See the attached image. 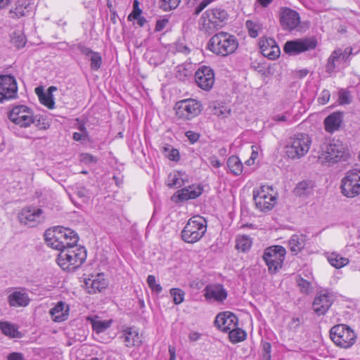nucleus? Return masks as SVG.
<instances>
[{
	"mask_svg": "<svg viewBox=\"0 0 360 360\" xmlns=\"http://www.w3.org/2000/svg\"><path fill=\"white\" fill-rule=\"evenodd\" d=\"M0 329L5 335L11 338L17 337L18 333L13 325L6 321H0Z\"/></svg>",
	"mask_w": 360,
	"mask_h": 360,
	"instance_id": "f704fd0d",
	"label": "nucleus"
},
{
	"mask_svg": "<svg viewBox=\"0 0 360 360\" xmlns=\"http://www.w3.org/2000/svg\"><path fill=\"white\" fill-rule=\"evenodd\" d=\"M230 111L226 106L220 104L212 108V114L222 118L227 117L230 114Z\"/></svg>",
	"mask_w": 360,
	"mask_h": 360,
	"instance_id": "ea45409f",
	"label": "nucleus"
},
{
	"mask_svg": "<svg viewBox=\"0 0 360 360\" xmlns=\"http://www.w3.org/2000/svg\"><path fill=\"white\" fill-rule=\"evenodd\" d=\"M280 48L278 45L273 46L270 48L264 49V56L271 60H274L280 56Z\"/></svg>",
	"mask_w": 360,
	"mask_h": 360,
	"instance_id": "37998d69",
	"label": "nucleus"
},
{
	"mask_svg": "<svg viewBox=\"0 0 360 360\" xmlns=\"http://www.w3.org/2000/svg\"><path fill=\"white\" fill-rule=\"evenodd\" d=\"M91 68L93 70H98L102 64V58L99 53L94 52L90 58Z\"/></svg>",
	"mask_w": 360,
	"mask_h": 360,
	"instance_id": "49530a36",
	"label": "nucleus"
},
{
	"mask_svg": "<svg viewBox=\"0 0 360 360\" xmlns=\"http://www.w3.org/2000/svg\"><path fill=\"white\" fill-rule=\"evenodd\" d=\"M78 50L84 55L91 56L94 51H93L90 48L86 47L82 44H78L77 46Z\"/></svg>",
	"mask_w": 360,
	"mask_h": 360,
	"instance_id": "0e129e2a",
	"label": "nucleus"
},
{
	"mask_svg": "<svg viewBox=\"0 0 360 360\" xmlns=\"http://www.w3.org/2000/svg\"><path fill=\"white\" fill-rule=\"evenodd\" d=\"M35 92L39 96V99L43 105L49 109H53L55 107V101L53 96L51 93H44L41 87H37Z\"/></svg>",
	"mask_w": 360,
	"mask_h": 360,
	"instance_id": "c85d7f7f",
	"label": "nucleus"
},
{
	"mask_svg": "<svg viewBox=\"0 0 360 360\" xmlns=\"http://www.w3.org/2000/svg\"><path fill=\"white\" fill-rule=\"evenodd\" d=\"M184 181L179 174H170L167 178V185L169 188H180L184 186Z\"/></svg>",
	"mask_w": 360,
	"mask_h": 360,
	"instance_id": "4c0bfd02",
	"label": "nucleus"
},
{
	"mask_svg": "<svg viewBox=\"0 0 360 360\" xmlns=\"http://www.w3.org/2000/svg\"><path fill=\"white\" fill-rule=\"evenodd\" d=\"M11 43L18 49L22 48L25 44V37L22 34L13 32Z\"/></svg>",
	"mask_w": 360,
	"mask_h": 360,
	"instance_id": "c03bdc74",
	"label": "nucleus"
},
{
	"mask_svg": "<svg viewBox=\"0 0 360 360\" xmlns=\"http://www.w3.org/2000/svg\"><path fill=\"white\" fill-rule=\"evenodd\" d=\"M302 322V319L300 317H293L289 323V326L292 329H296L300 326Z\"/></svg>",
	"mask_w": 360,
	"mask_h": 360,
	"instance_id": "338daca9",
	"label": "nucleus"
},
{
	"mask_svg": "<svg viewBox=\"0 0 360 360\" xmlns=\"http://www.w3.org/2000/svg\"><path fill=\"white\" fill-rule=\"evenodd\" d=\"M329 263L337 269L342 268L349 263L347 258L343 257L341 255L332 252L328 257Z\"/></svg>",
	"mask_w": 360,
	"mask_h": 360,
	"instance_id": "2f4dec72",
	"label": "nucleus"
},
{
	"mask_svg": "<svg viewBox=\"0 0 360 360\" xmlns=\"http://www.w3.org/2000/svg\"><path fill=\"white\" fill-rule=\"evenodd\" d=\"M28 295L22 291H14L8 296V302L11 307H26L30 303Z\"/></svg>",
	"mask_w": 360,
	"mask_h": 360,
	"instance_id": "393cba45",
	"label": "nucleus"
},
{
	"mask_svg": "<svg viewBox=\"0 0 360 360\" xmlns=\"http://www.w3.org/2000/svg\"><path fill=\"white\" fill-rule=\"evenodd\" d=\"M340 53L338 51H333L328 58L327 63L326 65V71L328 73H332L334 72L336 65L335 63L340 59Z\"/></svg>",
	"mask_w": 360,
	"mask_h": 360,
	"instance_id": "72a5a7b5",
	"label": "nucleus"
},
{
	"mask_svg": "<svg viewBox=\"0 0 360 360\" xmlns=\"http://www.w3.org/2000/svg\"><path fill=\"white\" fill-rule=\"evenodd\" d=\"M178 118L187 120L198 115L202 110V105L195 99H185L177 102L174 108Z\"/></svg>",
	"mask_w": 360,
	"mask_h": 360,
	"instance_id": "ddd939ff",
	"label": "nucleus"
},
{
	"mask_svg": "<svg viewBox=\"0 0 360 360\" xmlns=\"http://www.w3.org/2000/svg\"><path fill=\"white\" fill-rule=\"evenodd\" d=\"M69 307L63 302H59L54 307L50 309L49 314L53 321L60 323L68 317Z\"/></svg>",
	"mask_w": 360,
	"mask_h": 360,
	"instance_id": "5701e85b",
	"label": "nucleus"
},
{
	"mask_svg": "<svg viewBox=\"0 0 360 360\" xmlns=\"http://www.w3.org/2000/svg\"><path fill=\"white\" fill-rule=\"evenodd\" d=\"M335 51H338L340 53V59H342L343 60H347L352 53V49L350 48H346L344 51H342L340 49H335Z\"/></svg>",
	"mask_w": 360,
	"mask_h": 360,
	"instance_id": "052dcab7",
	"label": "nucleus"
},
{
	"mask_svg": "<svg viewBox=\"0 0 360 360\" xmlns=\"http://www.w3.org/2000/svg\"><path fill=\"white\" fill-rule=\"evenodd\" d=\"M160 8L165 11H168L176 8L181 0H160Z\"/></svg>",
	"mask_w": 360,
	"mask_h": 360,
	"instance_id": "79ce46f5",
	"label": "nucleus"
},
{
	"mask_svg": "<svg viewBox=\"0 0 360 360\" xmlns=\"http://www.w3.org/2000/svg\"><path fill=\"white\" fill-rule=\"evenodd\" d=\"M43 210L34 206H27L18 213L20 224L28 227H35L44 221Z\"/></svg>",
	"mask_w": 360,
	"mask_h": 360,
	"instance_id": "4468645a",
	"label": "nucleus"
},
{
	"mask_svg": "<svg viewBox=\"0 0 360 360\" xmlns=\"http://www.w3.org/2000/svg\"><path fill=\"white\" fill-rule=\"evenodd\" d=\"M316 41L312 38L299 39L285 42L283 50L288 55H297L300 53L314 49Z\"/></svg>",
	"mask_w": 360,
	"mask_h": 360,
	"instance_id": "2eb2a0df",
	"label": "nucleus"
},
{
	"mask_svg": "<svg viewBox=\"0 0 360 360\" xmlns=\"http://www.w3.org/2000/svg\"><path fill=\"white\" fill-rule=\"evenodd\" d=\"M311 143V138L307 134H297L290 138L285 146L286 154L291 159L300 158L304 156L309 150Z\"/></svg>",
	"mask_w": 360,
	"mask_h": 360,
	"instance_id": "39448f33",
	"label": "nucleus"
},
{
	"mask_svg": "<svg viewBox=\"0 0 360 360\" xmlns=\"http://www.w3.org/2000/svg\"><path fill=\"white\" fill-rule=\"evenodd\" d=\"M186 136L192 143H195L200 137L199 134L192 131H188L186 132Z\"/></svg>",
	"mask_w": 360,
	"mask_h": 360,
	"instance_id": "e2e57ef3",
	"label": "nucleus"
},
{
	"mask_svg": "<svg viewBox=\"0 0 360 360\" xmlns=\"http://www.w3.org/2000/svg\"><path fill=\"white\" fill-rule=\"evenodd\" d=\"M314 187V184L312 181H302L297 185L294 192L299 196L308 195L312 193Z\"/></svg>",
	"mask_w": 360,
	"mask_h": 360,
	"instance_id": "c756f323",
	"label": "nucleus"
},
{
	"mask_svg": "<svg viewBox=\"0 0 360 360\" xmlns=\"http://www.w3.org/2000/svg\"><path fill=\"white\" fill-rule=\"evenodd\" d=\"M162 152L164 155L170 160H179V152L177 149L171 148L170 146H165L162 147Z\"/></svg>",
	"mask_w": 360,
	"mask_h": 360,
	"instance_id": "58836bf2",
	"label": "nucleus"
},
{
	"mask_svg": "<svg viewBox=\"0 0 360 360\" xmlns=\"http://www.w3.org/2000/svg\"><path fill=\"white\" fill-rule=\"evenodd\" d=\"M170 295L175 304H180L184 300L185 292L180 288H172L170 290Z\"/></svg>",
	"mask_w": 360,
	"mask_h": 360,
	"instance_id": "a19ab883",
	"label": "nucleus"
},
{
	"mask_svg": "<svg viewBox=\"0 0 360 360\" xmlns=\"http://www.w3.org/2000/svg\"><path fill=\"white\" fill-rule=\"evenodd\" d=\"M297 284L302 292L305 293H308L309 292L311 284L308 281L302 278H299L297 280Z\"/></svg>",
	"mask_w": 360,
	"mask_h": 360,
	"instance_id": "8fccbe9b",
	"label": "nucleus"
},
{
	"mask_svg": "<svg viewBox=\"0 0 360 360\" xmlns=\"http://www.w3.org/2000/svg\"><path fill=\"white\" fill-rule=\"evenodd\" d=\"M342 122V113L335 112L328 115L324 120L325 129L329 133H333L339 129Z\"/></svg>",
	"mask_w": 360,
	"mask_h": 360,
	"instance_id": "b1692460",
	"label": "nucleus"
},
{
	"mask_svg": "<svg viewBox=\"0 0 360 360\" xmlns=\"http://www.w3.org/2000/svg\"><path fill=\"white\" fill-rule=\"evenodd\" d=\"M305 236L303 235H292L288 241V246L293 255H297L304 247Z\"/></svg>",
	"mask_w": 360,
	"mask_h": 360,
	"instance_id": "cd10ccee",
	"label": "nucleus"
},
{
	"mask_svg": "<svg viewBox=\"0 0 360 360\" xmlns=\"http://www.w3.org/2000/svg\"><path fill=\"white\" fill-rule=\"evenodd\" d=\"M290 117V113L285 112L281 115H276L272 117V120L276 122H285Z\"/></svg>",
	"mask_w": 360,
	"mask_h": 360,
	"instance_id": "13d9d810",
	"label": "nucleus"
},
{
	"mask_svg": "<svg viewBox=\"0 0 360 360\" xmlns=\"http://www.w3.org/2000/svg\"><path fill=\"white\" fill-rule=\"evenodd\" d=\"M247 27L249 30V34L251 37L255 38L258 36V31L255 26L253 25V22L250 20H248L246 22Z\"/></svg>",
	"mask_w": 360,
	"mask_h": 360,
	"instance_id": "6e6d98bb",
	"label": "nucleus"
},
{
	"mask_svg": "<svg viewBox=\"0 0 360 360\" xmlns=\"http://www.w3.org/2000/svg\"><path fill=\"white\" fill-rule=\"evenodd\" d=\"M342 193L347 198H354L360 194V170H349L342 179Z\"/></svg>",
	"mask_w": 360,
	"mask_h": 360,
	"instance_id": "f8f14e48",
	"label": "nucleus"
},
{
	"mask_svg": "<svg viewBox=\"0 0 360 360\" xmlns=\"http://www.w3.org/2000/svg\"><path fill=\"white\" fill-rule=\"evenodd\" d=\"M86 251L84 247L72 245L60 252L58 264L64 270L72 271L79 268L86 260Z\"/></svg>",
	"mask_w": 360,
	"mask_h": 360,
	"instance_id": "f03ea898",
	"label": "nucleus"
},
{
	"mask_svg": "<svg viewBox=\"0 0 360 360\" xmlns=\"http://www.w3.org/2000/svg\"><path fill=\"white\" fill-rule=\"evenodd\" d=\"M212 0H203L201 1L196 7H195L193 11V14L195 15H198L200 14V13L211 2Z\"/></svg>",
	"mask_w": 360,
	"mask_h": 360,
	"instance_id": "5fc2aeb1",
	"label": "nucleus"
},
{
	"mask_svg": "<svg viewBox=\"0 0 360 360\" xmlns=\"http://www.w3.org/2000/svg\"><path fill=\"white\" fill-rule=\"evenodd\" d=\"M238 318L234 314L230 311H225L219 314L216 316L214 323L221 330L229 332L238 326Z\"/></svg>",
	"mask_w": 360,
	"mask_h": 360,
	"instance_id": "aec40b11",
	"label": "nucleus"
},
{
	"mask_svg": "<svg viewBox=\"0 0 360 360\" xmlns=\"http://www.w3.org/2000/svg\"><path fill=\"white\" fill-rule=\"evenodd\" d=\"M174 47L176 52L182 53L187 55L190 53V48L184 43L183 39L178 40L174 44Z\"/></svg>",
	"mask_w": 360,
	"mask_h": 360,
	"instance_id": "de8ad7c7",
	"label": "nucleus"
},
{
	"mask_svg": "<svg viewBox=\"0 0 360 360\" xmlns=\"http://www.w3.org/2000/svg\"><path fill=\"white\" fill-rule=\"evenodd\" d=\"M209 49L220 56H227L234 53L238 46L236 37L230 33L220 32L215 34L209 41Z\"/></svg>",
	"mask_w": 360,
	"mask_h": 360,
	"instance_id": "7ed1b4c3",
	"label": "nucleus"
},
{
	"mask_svg": "<svg viewBox=\"0 0 360 360\" xmlns=\"http://www.w3.org/2000/svg\"><path fill=\"white\" fill-rule=\"evenodd\" d=\"M276 45L277 44H276L275 40L271 38L266 39L265 41H260V49H261V52H262V55H264V49L270 48V47H272L273 46H276Z\"/></svg>",
	"mask_w": 360,
	"mask_h": 360,
	"instance_id": "864d4df0",
	"label": "nucleus"
},
{
	"mask_svg": "<svg viewBox=\"0 0 360 360\" xmlns=\"http://www.w3.org/2000/svg\"><path fill=\"white\" fill-rule=\"evenodd\" d=\"M207 231V221L200 216H194L188 219L181 231V238L187 243L200 240Z\"/></svg>",
	"mask_w": 360,
	"mask_h": 360,
	"instance_id": "20e7f679",
	"label": "nucleus"
},
{
	"mask_svg": "<svg viewBox=\"0 0 360 360\" xmlns=\"http://www.w3.org/2000/svg\"><path fill=\"white\" fill-rule=\"evenodd\" d=\"M25 9V7H22L21 5H18L14 9H11L9 11V17L15 19L25 16L26 15Z\"/></svg>",
	"mask_w": 360,
	"mask_h": 360,
	"instance_id": "a18cd8bd",
	"label": "nucleus"
},
{
	"mask_svg": "<svg viewBox=\"0 0 360 360\" xmlns=\"http://www.w3.org/2000/svg\"><path fill=\"white\" fill-rule=\"evenodd\" d=\"M197 85L203 90H210L214 83V75L210 67L202 66L195 74Z\"/></svg>",
	"mask_w": 360,
	"mask_h": 360,
	"instance_id": "a211bd4d",
	"label": "nucleus"
},
{
	"mask_svg": "<svg viewBox=\"0 0 360 360\" xmlns=\"http://www.w3.org/2000/svg\"><path fill=\"white\" fill-rule=\"evenodd\" d=\"M330 94L328 90L324 89L322 91L320 97L319 98V103L321 104H326L330 99Z\"/></svg>",
	"mask_w": 360,
	"mask_h": 360,
	"instance_id": "4d7b16f0",
	"label": "nucleus"
},
{
	"mask_svg": "<svg viewBox=\"0 0 360 360\" xmlns=\"http://www.w3.org/2000/svg\"><path fill=\"white\" fill-rule=\"evenodd\" d=\"M204 295L207 300L223 302L226 299L227 292L221 284H211L205 287Z\"/></svg>",
	"mask_w": 360,
	"mask_h": 360,
	"instance_id": "412c9836",
	"label": "nucleus"
},
{
	"mask_svg": "<svg viewBox=\"0 0 360 360\" xmlns=\"http://www.w3.org/2000/svg\"><path fill=\"white\" fill-rule=\"evenodd\" d=\"M9 120L20 127H28L32 124L36 127L40 124V120L34 115L33 111L25 105H17L8 113Z\"/></svg>",
	"mask_w": 360,
	"mask_h": 360,
	"instance_id": "1a4fd4ad",
	"label": "nucleus"
},
{
	"mask_svg": "<svg viewBox=\"0 0 360 360\" xmlns=\"http://www.w3.org/2000/svg\"><path fill=\"white\" fill-rule=\"evenodd\" d=\"M332 341L338 347L347 349L356 342V335L354 331L345 324H338L330 330Z\"/></svg>",
	"mask_w": 360,
	"mask_h": 360,
	"instance_id": "423d86ee",
	"label": "nucleus"
},
{
	"mask_svg": "<svg viewBox=\"0 0 360 360\" xmlns=\"http://www.w3.org/2000/svg\"><path fill=\"white\" fill-rule=\"evenodd\" d=\"M334 301V296L333 294L326 292H319L313 302V309L318 316L324 315Z\"/></svg>",
	"mask_w": 360,
	"mask_h": 360,
	"instance_id": "6ab92c4d",
	"label": "nucleus"
},
{
	"mask_svg": "<svg viewBox=\"0 0 360 360\" xmlns=\"http://www.w3.org/2000/svg\"><path fill=\"white\" fill-rule=\"evenodd\" d=\"M280 22L284 30H294L300 23V15L291 8H284L280 13Z\"/></svg>",
	"mask_w": 360,
	"mask_h": 360,
	"instance_id": "f3484780",
	"label": "nucleus"
},
{
	"mask_svg": "<svg viewBox=\"0 0 360 360\" xmlns=\"http://www.w3.org/2000/svg\"><path fill=\"white\" fill-rule=\"evenodd\" d=\"M6 359L7 360H25L23 354L20 352L10 353Z\"/></svg>",
	"mask_w": 360,
	"mask_h": 360,
	"instance_id": "680f3d73",
	"label": "nucleus"
},
{
	"mask_svg": "<svg viewBox=\"0 0 360 360\" xmlns=\"http://www.w3.org/2000/svg\"><path fill=\"white\" fill-rule=\"evenodd\" d=\"M226 11L221 8H212L206 11L200 18V29L211 33L221 27L220 23L227 19Z\"/></svg>",
	"mask_w": 360,
	"mask_h": 360,
	"instance_id": "0eeeda50",
	"label": "nucleus"
},
{
	"mask_svg": "<svg viewBox=\"0 0 360 360\" xmlns=\"http://www.w3.org/2000/svg\"><path fill=\"white\" fill-rule=\"evenodd\" d=\"M89 293H96V292H101L107 286L106 281L103 278V276L98 274L95 278L89 279L86 281Z\"/></svg>",
	"mask_w": 360,
	"mask_h": 360,
	"instance_id": "bb28decb",
	"label": "nucleus"
},
{
	"mask_svg": "<svg viewBox=\"0 0 360 360\" xmlns=\"http://www.w3.org/2000/svg\"><path fill=\"white\" fill-rule=\"evenodd\" d=\"M147 283L152 290L157 293H160L162 292V288L160 284L156 283L155 276L149 275L147 278Z\"/></svg>",
	"mask_w": 360,
	"mask_h": 360,
	"instance_id": "09e8293b",
	"label": "nucleus"
},
{
	"mask_svg": "<svg viewBox=\"0 0 360 360\" xmlns=\"http://www.w3.org/2000/svg\"><path fill=\"white\" fill-rule=\"evenodd\" d=\"M285 252V249L280 245L272 246L265 250L263 259L269 272L276 273L278 269L281 268Z\"/></svg>",
	"mask_w": 360,
	"mask_h": 360,
	"instance_id": "9b49d317",
	"label": "nucleus"
},
{
	"mask_svg": "<svg viewBox=\"0 0 360 360\" xmlns=\"http://www.w3.org/2000/svg\"><path fill=\"white\" fill-rule=\"evenodd\" d=\"M133 6H134L133 12L128 17L129 20L131 17H133V18L139 17V15H141V12H142V11L139 7V1L137 0H134Z\"/></svg>",
	"mask_w": 360,
	"mask_h": 360,
	"instance_id": "bf43d9fd",
	"label": "nucleus"
},
{
	"mask_svg": "<svg viewBox=\"0 0 360 360\" xmlns=\"http://www.w3.org/2000/svg\"><path fill=\"white\" fill-rule=\"evenodd\" d=\"M201 334L196 331H191L188 334V339L191 342H196L201 338Z\"/></svg>",
	"mask_w": 360,
	"mask_h": 360,
	"instance_id": "774afa93",
	"label": "nucleus"
},
{
	"mask_svg": "<svg viewBox=\"0 0 360 360\" xmlns=\"http://www.w3.org/2000/svg\"><path fill=\"white\" fill-rule=\"evenodd\" d=\"M44 238L49 246L60 252L67 248L76 245L79 240V237L74 231L63 226L47 229L44 233Z\"/></svg>",
	"mask_w": 360,
	"mask_h": 360,
	"instance_id": "f257e3e1",
	"label": "nucleus"
},
{
	"mask_svg": "<svg viewBox=\"0 0 360 360\" xmlns=\"http://www.w3.org/2000/svg\"><path fill=\"white\" fill-rule=\"evenodd\" d=\"M226 164L229 169L233 174L238 176L242 174L243 167L238 157L235 155L229 157Z\"/></svg>",
	"mask_w": 360,
	"mask_h": 360,
	"instance_id": "7c9ffc66",
	"label": "nucleus"
},
{
	"mask_svg": "<svg viewBox=\"0 0 360 360\" xmlns=\"http://www.w3.org/2000/svg\"><path fill=\"white\" fill-rule=\"evenodd\" d=\"M168 22H169V20L166 18L158 20L156 22L155 31L160 32V31L162 30L165 27V26L167 25V24Z\"/></svg>",
	"mask_w": 360,
	"mask_h": 360,
	"instance_id": "69168bd1",
	"label": "nucleus"
},
{
	"mask_svg": "<svg viewBox=\"0 0 360 360\" xmlns=\"http://www.w3.org/2000/svg\"><path fill=\"white\" fill-rule=\"evenodd\" d=\"M229 340L233 343L242 342L246 338V333L238 326L229 331Z\"/></svg>",
	"mask_w": 360,
	"mask_h": 360,
	"instance_id": "473e14b6",
	"label": "nucleus"
},
{
	"mask_svg": "<svg viewBox=\"0 0 360 360\" xmlns=\"http://www.w3.org/2000/svg\"><path fill=\"white\" fill-rule=\"evenodd\" d=\"M17 91L18 86L14 77L0 76V102L15 98Z\"/></svg>",
	"mask_w": 360,
	"mask_h": 360,
	"instance_id": "dca6fc26",
	"label": "nucleus"
},
{
	"mask_svg": "<svg viewBox=\"0 0 360 360\" xmlns=\"http://www.w3.org/2000/svg\"><path fill=\"white\" fill-rule=\"evenodd\" d=\"M271 345L269 342H265L262 344L263 359L264 360H271Z\"/></svg>",
	"mask_w": 360,
	"mask_h": 360,
	"instance_id": "3c124183",
	"label": "nucleus"
},
{
	"mask_svg": "<svg viewBox=\"0 0 360 360\" xmlns=\"http://www.w3.org/2000/svg\"><path fill=\"white\" fill-rule=\"evenodd\" d=\"M349 153L345 144L338 139H333L323 149L321 158L330 164L345 161Z\"/></svg>",
	"mask_w": 360,
	"mask_h": 360,
	"instance_id": "6e6552de",
	"label": "nucleus"
},
{
	"mask_svg": "<svg viewBox=\"0 0 360 360\" xmlns=\"http://www.w3.org/2000/svg\"><path fill=\"white\" fill-rule=\"evenodd\" d=\"M253 200L256 207L262 212L271 210L276 203V198L272 188L269 186H262L253 191Z\"/></svg>",
	"mask_w": 360,
	"mask_h": 360,
	"instance_id": "9d476101",
	"label": "nucleus"
},
{
	"mask_svg": "<svg viewBox=\"0 0 360 360\" xmlns=\"http://www.w3.org/2000/svg\"><path fill=\"white\" fill-rule=\"evenodd\" d=\"M201 193L202 190L200 188H195L192 186L177 191L174 195L173 198H177L175 199L176 202H182L189 199H195L200 195Z\"/></svg>",
	"mask_w": 360,
	"mask_h": 360,
	"instance_id": "4be33fe9",
	"label": "nucleus"
},
{
	"mask_svg": "<svg viewBox=\"0 0 360 360\" xmlns=\"http://www.w3.org/2000/svg\"><path fill=\"white\" fill-rule=\"evenodd\" d=\"M252 241L248 236H242L236 239V248L242 252H245L251 247Z\"/></svg>",
	"mask_w": 360,
	"mask_h": 360,
	"instance_id": "e433bc0d",
	"label": "nucleus"
},
{
	"mask_svg": "<svg viewBox=\"0 0 360 360\" xmlns=\"http://www.w3.org/2000/svg\"><path fill=\"white\" fill-rule=\"evenodd\" d=\"M125 345L127 347L140 346L141 344V337L139 332L133 327L127 328L123 330Z\"/></svg>",
	"mask_w": 360,
	"mask_h": 360,
	"instance_id": "a878e982",
	"label": "nucleus"
},
{
	"mask_svg": "<svg viewBox=\"0 0 360 360\" xmlns=\"http://www.w3.org/2000/svg\"><path fill=\"white\" fill-rule=\"evenodd\" d=\"M111 323V321L91 319V325L93 330L96 331V333H101L104 332L105 330L110 328Z\"/></svg>",
	"mask_w": 360,
	"mask_h": 360,
	"instance_id": "c9c22d12",
	"label": "nucleus"
},
{
	"mask_svg": "<svg viewBox=\"0 0 360 360\" xmlns=\"http://www.w3.org/2000/svg\"><path fill=\"white\" fill-rule=\"evenodd\" d=\"M339 101L340 104L350 103L351 98L349 92L347 91H341L339 95Z\"/></svg>",
	"mask_w": 360,
	"mask_h": 360,
	"instance_id": "603ef678",
	"label": "nucleus"
}]
</instances>
